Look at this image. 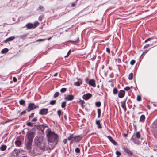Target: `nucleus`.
<instances>
[{
  "label": "nucleus",
  "mask_w": 157,
  "mask_h": 157,
  "mask_svg": "<svg viewBox=\"0 0 157 157\" xmlns=\"http://www.w3.org/2000/svg\"><path fill=\"white\" fill-rule=\"evenodd\" d=\"M36 144L40 149L41 151H38L37 149L35 148L33 152L36 155H39L41 154V151H44L46 148V144L44 142L43 137L42 136H38L34 139Z\"/></svg>",
  "instance_id": "1"
},
{
  "label": "nucleus",
  "mask_w": 157,
  "mask_h": 157,
  "mask_svg": "<svg viewBox=\"0 0 157 157\" xmlns=\"http://www.w3.org/2000/svg\"><path fill=\"white\" fill-rule=\"evenodd\" d=\"M47 136L48 138L49 142L51 143H54L56 144L58 142V136L57 134L52 132L49 129H48L46 131Z\"/></svg>",
  "instance_id": "2"
},
{
  "label": "nucleus",
  "mask_w": 157,
  "mask_h": 157,
  "mask_svg": "<svg viewBox=\"0 0 157 157\" xmlns=\"http://www.w3.org/2000/svg\"><path fill=\"white\" fill-rule=\"evenodd\" d=\"M82 137L80 136H77L75 137H73V135H71L68 137L67 139L69 140H71V143L79 142L82 139Z\"/></svg>",
  "instance_id": "3"
},
{
  "label": "nucleus",
  "mask_w": 157,
  "mask_h": 157,
  "mask_svg": "<svg viewBox=\"0 0 157 157\" xmlns=\"http://www.w3.org/2000/svg\"><path fill=\"white\" fill-rule=\"evenodd\" d=\"M35 133L33 132L29 131L27 133V136L29 140L32 141L34 137Z\"/></svg>",
  "instance_id": "4"
},
{
  "label": "nucleus",
  "mask_w": 157,
  "mask_h": 157,
  "mask_svg": "<svg viewBox=\"0 0 157 157\" xmlns=\"http://www.w3.org/2000/svg\"><path fill=\"white\" fill-rule=\"evenodd\" d=\"M36 108V107L33 103H30L29 104L28 109L27 110L28 112H29L31 110L35 109Z\"/></svg>",
  "instance_id": "5"
},
{
  "label": "nucleus",
  "mask_w": 157,
  "mask_h": 157,
  "mask_svg": "<svg viewBox=\"0 0 157 157\" xmlns=\"http://www.w3.org/2000/svg\"><path fill=\"white\" fill-rule=\"evenodd\" d=\"M48 113V109H43L39 112V113L42 115L47 114Z\"/></svg>",
  "instance_id": "6"
},
{
  "label": "nucleus",
  "mask_w": 157,
  "mask_h": 157,
  "mask_svg": "<svg viewBox=\"0 0 157 157\" xmlns=\"http://www.w3.org/2000/svg\"><path fill=\"white\" fill-rule=\"evenodd\" d=\"M87 82L90 85L93 87H95L96 86L95 81L94 79H91Z\"/></svg>",
  "instance_id": "7"
},
{
  "label": "nucleus",
  "mask_w": 157,
  "mask_h": 157,
  "mask_svg": "<svg viewBox=\"0 0 157 157\" xmlns=\"http://www.w3.org/2000/svg\"><path fill=\"white\" fill-rule=\"evenodd\" d=\"M92 96V95L90 93H87L86 94H84L82 96L83 99L85 100H87L89 99Z\"/></svg>",
  "instance_id": "8"
},
{
  "label": "nucleus",
  "mask_w": 157,
  "mask_h": 157,
  "mask_svg": "<svg viewBox=\"0 0 157 157\" xmlns=\"http://www.w3.org/2000/svg\"><path fill=\"white\" fill-rule=\"evenodd\" d=\"M74 98V96L72 95H67L65 98V99L69 101L72 100Z\"/></svg>",
  "instance_id": "9"
},
{
  "label": "nucleus",
  "mask_w": 157,
  "mask_h": 157,
  "mask_svg": "<svg viewBox=\"0 0 157 157\" xmlns=\"http://www.w3.org/2000/svg\"><path fill=\"white\" fill-rule=\"evenodd\" d=\"M125 95V92L123 90H121L118 94V97L121 98H122Z\"/></svg>",
  "instance_id": "10"
},
{
  "label": "nucleus",
  "mask_w": 157,
  "mask_h": 157,
  "mask_svg": "<svg viewBox=\"0 0 157 157\" xmlns=\"http://www.w3.org/2000/svg\"><path fill=\"white\" fill-rule=\"evenodd\" d=\"M26 27L28 29H30L32 28H34L36 27V26H34L31 23H28L26 25Z\"/></svg>",
  "instance_id": "11"
},
{
  "label": "nucleus",
  "mask_w": 157,
  "mask_h": 157,
  "mask_svg": "<svg viewBox=\"0 0 157 157\" xmlns=\"http://www.w3.org/2000/svg\"><path fill=\"white\" fill-rule=\"evenodd\" d=\"M107 137L109 140L114 145H116V142L114 140L113 138L110 136H107Z\"/></svg>",
  "instance_id": "12"
},
{
  "label": "nucleus",
  "mask_w": 157,
  "mask_h": 157,
  "mask_svg": "<svg viewBox=\"0 0 157 157\" xmlns=\"http://www.w3.org/2000/svg\"><path fill=\"white\" fill-rule=\"evenodd\" d=\"M124 152L127 153L128 155H132V152L129 149L127 148H124Z\"/></svg>",
  "instance_id": "13"
},
{
  "label": "nucleus",
  "mask_w": 157,
  "mask_h": 157,
  "mask_svg": "<svg viewBox=\"0 0 157 157\" xmlns=\"http://www.w3.org/2000/svg\"><path fill=\"white\" fill-rule=\"evenodd\" d=\"M32 141H29L28 142L26 146V147L27 149H29L31 148L32 145Z\"/></svg>",
  "instance_id": "14"
},
{
  "label": "nucleus",
  "mask_w": 157,
  "mask_h": 157,
  "mask_svg": "<svg viewBox=\"0 0 157 157\" xmlns=\"http://www.w3.org/2000/svg\"><path fill=\"white\" fill-rule=\"evenodd\" d=\"M14 39V37L13 36H12L6 39L5 41L4 42L5 43H6L9 41H10L13 40Z\"/></svg>",
  "instance_id": "15"
},
{
  "label": "nucleus",
  "mask_w": 157,
  "mask_h": 157,
  "mask_svg": "<svg viewBox=\"0 0 157 157\" xmlns=\"http://www.w3.org/2000/svg\"><path fill=\"white\" fill-rule=\"evenodd\" d=\"M121 107L123 109L124 111H125L126 110V107L125 102H121Z\"/></svg>",
  "instance_id": "16"
},
{
  "label": "nucleus",
  "mask_w": 157,
  "mask_h": 157,
  "mask_svg": "<svg viewBox=\"0 0 157 157\" xmlns=\"http://www.w3.org/2000/svg\"><path fill=\"white\" fill-rule=\"evenodd\" d=\"M82 80L80 81L79 82L78 81H77V82H75V83H74V85L76 86H79L80 84H82Z\"/></svg>",
  "instance_id": "17"
},
{
  "label": "nucleus",
  "mask_w": 157,
  "mask_h": 157,
  "mask_svg": "<svg viewBox=\"0 0 157 157\" xmlns=\"http://www.w3.org/2000/svg\"><path fill=\"white\" fill-rule=\"evenodd\" d=\"M7 147L4 145H2L0 147V149L2 151H5L6 148Z\"/></svg>",
  "instance_id": "18"
},
{
  "label": "nucleus",
  "mask_w": 157,
  "mask_h": 157,
  "mask_svg": "<svg viewBox=\"0 0 157 157\" xmlns=\"http://www.w3.org/2000/svg\"><path fill=\"white\" fill-rule=\"evenodd\" d=\"M145 119V117L144 115H142L140 117V121L144 122Z\"/></svg>",
  "instance_id": "19"
},
{
  "label": "nucleus",
  "mask_w": 157,
  "mask_h": 157,
  "mask_svg": "<svg viewBox=\"0 0 157 157\" xmlns=\"http://www.w3.org/2000/svg\"><path fill=\"white\" fill-rule=\"evenodd\" d=\"M69 41L72 44H74V43H78L79 42V37H77V40L75 41L70 40Z\"/></svg>",
  "instance_id": "20"
},
{
  "label": "nucleus",
  "mask_w": 157,
  "mask_h": 157,
  "mask_svg": "<svg viewBox=\"0 0 157 157\" xmlns=\"http://www.w3.org/2000/svg\"><path fill=\"white\" fill-rule=\"evenodd\" d=\"M96 124L98 125V128H101V126L100 123V121L98 120L96 121Z\"/></svg>",
  "instance_id": "21"
},
{
  "label": "nucleus",
  "mask_w": 157,
  "mask_h": 157,
  "mask_svg": "<svg viewBox=\"0 0 157 157\" xmlns=\"http://www.w3.org/2000/svg\"><path fill=\"white\" fill-rule=\"evenodd\" d=\"M8 51V50L7 48H5L2 49L1 51V52L2 53H6Z\"/></svg>",
  "instance_id": "22"
},
{
  "label": "nucleus",
  "mask_w": 157,
  "mask_h": 157,
  "mask_svg": "<svg viewBox=\"0 0 157 157\" xmlns=\"http://www.w3.org/2000/svg\"><path fill=\"white\" fill-rule=\"evenodd\" d=\"M79 103L81 105V106L83 108V105L85 103V102L84 101L80 100L79 101Z\"/></svg>",
  "instance_id": "23"
},
{
  "label": "nucleus",
  "mask_w": 157,
  "mask_h": 157,
  "mask_svg": "<svg viewBox=\"0 0 157 157\" xmlns=\"http://www.w3.org/2000/svg\"><path fill=\"white\" fill-rule=\"evenodd\" d=\"M136 136L137 138H139L140 137V134L139 132H136Z\"/></svg>",
  "instance_id": "24"
},
{
  "label": "nucleus",
  "mask_w": 157,
  "mask_h": 157,
  "mask_svg": "<svg viewBox=\"0 0 157 157\" xmlns=\"http://www.w3.org/2000/svg\"><path fill=\"white\" fill-rule=\"evenodd\" d=\"M133 74L132 73H130L129 75L128 79L131 80L133 78Z\"/></svg>",
  "instance_id": "25"
},
{
  "label": "nucleus",
  "mask_w": 157,
  "mask_h": 157,
  "mask_svg": "<svg viewBox=\"0 0 157 157\" xmlns=\"http://www.w3.org/2000/svg\"><path fill=\"white\" fill-rule=\"evenodd\" d=\"M27 34H24L23 35H21L19 36L20 38H24L27 36Z\"/></svg>",
  "instance_id": "26"
},
{
  "label": "nucleus",
  "mask_w": 157,
  "mask_h": 157,
  "mask_svg": "<svg viewBox=\"0 0 157 157\" xmlns=\"http://www.w3.org/2000/svg\"><path fill=\"white\" fill-rule=\"evenodd\" d=\"M20 104L21 105H23L25 104V101L23 100H21L19 101Z\"/></svg>",
  "instance_id": "27"
},
{
  "label": "nucleus",
  "mask_w": 157,
  "mask_h": 157,
  "mask_svg": "<svg viewBox=\"0 0 157 157\" xmlns=\"http://www.w3.org/2000/svg\"><path fill=\"white\" fill-rule=\"evenodd\" d=\"M95 105L97 107H100L101 105V103L100 102H97L95 103Z\"/></svg>",
  "instance_id": "28"
},
{
  "label": "nucleus",
  "mask_w": 157,
  "mask_h": 157,
  "mask_svg": "<svg viewBox=\"0 0 157 157\" xmlns=\"http://www.w3.org/2000/svg\"><path fill=\"white\" fill-rule=\"evenodd\" d=\"M15 143L18 146H20L21 144V142L19 140L16 141Z\"/></svg>",
  "instance_id": "29"
},
{
  "label": "nucleus",
  "mask_w": 157,
  "mask_h": 157,
  "mask_svg": "<svg viewBox=\"0 0 157 157\" xmlns=\"http://www.w3.org/2000/svg\"><path fill=\"white\" fill-rule=\"evenodd\" d=\"M117 92V90L116 88H114L113 90V93L114 94H116Z\"/></svg>",
  "instance_id": "30"
},
{
  "label": "nucleus",
  "mask_w": 157,
  "mask_h": 157,
  "mask_svg": "<svg viewBox=\"0 0 157 157\" xmlns=\"http://www.w3.org/2000/svg\"><path fill=\"white\" fill-rule=\"evenodd\" d=\"M56 101L55 100H52L50 101V104L52 105H53L55 104Z\"/></svg>",
  "instance_id": "31"
},
{
  "label": "nucleus",
  "mask_w": 157,
  "mask_h": 157,
  "mask_svg": "<svg viewBox=\"0 0 157 157\" xmlns=\"http://www.w3.org/2000/svg\"><path fill=\"white\" fill-rule=\"evenodd\" d=\"M66 90V89L65 88H62L60 90V91L62 93H64Z\"/></svg>",
  "instance_id": "32"
},
{
  "label": "nucleus",
  "mask_w": 157,
  "mask_h": 157,
  "mask_svg": "<svg viewBox=\"0 0 157 157\" xmlns=\"http://www.w3.org/2000/svg\"><path fill=\"white\" fill-rule=\"evenodd\" d=\"M59 94V93L58 92H56L54 95V98H56L58 97Z\"/></svg>",
  "instance_id": "33"
},
{
  "label": "nucleus",
  "mask_w": 157,
  "mask_h": 157,
  "mask_svg": "<svg viewBox=\"0 0 157 157\" xmlns=\"http://www.w3.org/2000/svg\"><path fill=\"white\" fill-rule=\"evenodd\" d=\"M66 102H63L62 103L61 106L62 108H64L66 106Z\"/></svg>",
  "instance_id": "34"
},
{
  "label": "nucleus",
  "mask_w": 157,
  "mask_h": 157,
  "mask_svg": "<svg viewBox=\"0 0 157 157\" xmlns=\"http://www.w3.org/2000/svg\"><path fill=\"white\" fill-rule=\"evenodd\" d=\"M75 151L76 153H79L80 151V150L79 148H77L75 149Z\"/></svg>",
  "instance_id": "35"
},
{
  "label": "nucleus",
  "mask_w": 157,
  "mask_h": 157,
  "mask_svg": "<svg viewBox=\"0 0 157 157\" xmlns=\"http://www.w3.org/2000/svg\"><path fill=\"white\" fill-rule=\"evenodd\" d=\"M141 99V97L139 95H138L137 97V100L138 101H140Z\"/></svg>",
  "instance_id": "36"
},
{
  "label": "nucleus",
  "mask_w": 157,
  "mask_h": 157,
  "mask_svg": "<svg viewBox=\"0 0 157 157\" xmlns=\"http://www.w3.org/2000/svg\"><path fill=\"white\" fill-rule=\"evenodd\" d=\"M46 39H38L36 40V42H40L42 41H44L46 40Z\"/></svg>",
  "instance_id": "37"
},
{
  "label": "nucleus",
  "mask_w": 157,
  "mask_h": 157,
  "mask_svg": "<svg viewBox=\"0 0 157 157\" xmlns=\"http://www.w3.org/2000/svg\"><path fill=\"white\" fill-rule=\"evenodd\" d=\"M135 60H132L131 62H130V64L132 65H133L134 63H135Z\"/></svg>",
  "instance_id": "38"
},
{
  "label": "nucleus",
  "mask_w": 157,
  "mask_h": 157,
  "mask_svg": "<svg viewBox=\"0 0 157 157\" xmlns=\"http://www.w3.org/2000/svg\"><path fill=\"white\" fill-rule=\"evenodd\" d=\"M116 154L118 156H119L121 155V153L119 151H117L116 152Z\"/></svg>",
  "instance_id": "39"
},
{
  "label": "nucleus",
  "mask_w": 157,
  "mask_h": 157,
  "mask_svg": "<svg viewBox=\"0 0 157 157\" xmlns=\"http://www.w3.org/2000/svg\"><path fill=\"white\" fill-rule=\"evenodd\" d=\"M61 110H58L57 111V113L59 116V117L61 114Z\"/></svg>",
  "instance_id": "40"
},
{
  "label": "nucleus",
  "mask_w": 157,
  "mask_h": 157,
  "mask_svg": "<svg viewBox=\"0 0 157 157\" xmlns=\"http://www.w3.org/2000/svg\"><path fill=\"white\" fill-rule=\"evenodd\" d=\"M154 124L155 125V127L157 128V120L154 122Z\"/></svg>",
  "instance_id": "41"
},
{
  "label": "nucleus",
  "mask_w": 157,
  "mask_h": 157,
  "mask_svg": "<svg viewBox=\"0 0 157 157\" xmlns=\"http://www.w3.org/2000/svg\"><path fill=\"white\" fill-rule=\"evenodd\" d=\"M27 125L28 126H32L33 125L30 122H28L27 123Z\"/></svg>",
  "instance_id": "42"
},
{
  "label": "nucleus",
  "mask_w": 157,
  "mask_h": 157,
  "mask_svg": "<svg viewBox=\"0 0 157 157\" xmlns=\"http://www.w3.org/2000/svg\"><path fill=\"white\" fill-rule=\"evenodd\" d=\"M98 113V114H101V109H97Z\"/></svg>",
  "instance_id": "43"
},
{
  "label": "nucleus",
  "mask_w": 157,
  "mask_h": 157,
  "mask_svg": "<svg viewBox=\"0 0 157 157\" xmlns=\"http://www.w3.org/2000/svg\"><path fill=\"white\" fill-rule=\"evenodd\" d=\"M70 52H71V50H69V51L67 53V55L66 56H65V57H68V56L69 55Z\"/></svg>",
  "instance_id": "44"
},
{
  "label": "nucleus",
  "mask_w": 157,
  "mask_h": 157,
  "mask_svg": "<svg viewBox=\"0 0 157 157\" xmlns=\"http://www.w3.org/2000/svg\"><path fill=\"white\" fill-rule=\"evenodd\" d=\"M149 46V45L148 44H146L145 46L144 47V48L145 49L148 47Z\"/></svg>",
  "instance_id": "45"
},
{
  "label": "nucleus",
  "mask_w": 157,
  "mask_h": 157,
  "mask_svg": "<svg viewBox=\"0 0 157 157\" xmlns=\"http://www.w3.org/2000/svg\"><path fill=\"white\" fill-rule=\"evenodd\" d=\"M36 120H37L36 118L35 117V118H34L32 120V121L33 122H35L36 121Z\"/></svg>",
  "instance_id": "46"
},
{
  "label": "nucleus",
  "mask_w": 157,
  "mask_h": 157,
  "mask_svg": "<svg viewBox=\"0 0 157 157\" xmlns=\"http://www.w3.org/2000/svg\"><path fill=\"white\" fill-rule=\"evenodd\" d=\"M39 9L40 10H41V11H43L44 10V7L42 6H40L39 7Z\"/></svg>",
  "instance_id": "47"
},
{
  "label": "nucleus",
  "mask_w": 157,
  "mask_h": 157,
  "mask_svg": "<svg viewBox=\"0 0 157 157\" xmlns=\"http://www.w3.org/2000/svg\"><path fill=\"white\" fill-rule=\"evenodd\" d=\"M130 88L128 87H126L124 88V89L125 90H128L130 89Z\"/></svg>",
  "instance_id": "48"
},
{
  "label": "nucleus",
  "mask_w": 157,
  "mask_h": 157,
  "mask_svg": "<svg viewBox=\"0 0 157 157\" xmlns=\"http://www.w3.org/2000/svg\"><path fill=\"white\" fill-rule=\"evenodd\" d=\"M13 80L14 82H16L17 81V78L15 77H13Z\"/></svg>",
  "instance_id": "49"
},
{
  "label": "nucleus",
  "mask_w": 157,
  "mask_h": 157,
  "mask_svg": "<svg viewBox=\"0 0 157 157\" xmlns=\"http://www.w3.org/2000/svg\"><path fill=\"white\" fill-rule=\"evenodd\" d=\"M34 113H32L29 116V118H32V117H33L34 116Z\"/></svg>",
  "instance_id": "50"
},
{
  "label": "nucleus",
  "mask_w": 157,
  "mask_h": 157,
  "mask_svg": "<svg viewBox=\"0 0 157 157\" xmlns=\"http://www.w3.org/2000/svg\"><path fill=\"white\" fill-rule=\"evenodd\" d=\"M116 62L120 63L121 62V60L120 59H118L116 60Z\"/></svg>",
  "instance_id": "51"
},
{
  "label": "nucleus",
  "mask_w": 157,
  "mask_h": 157,
  "mask_svg": "<svg viewBox=\"0 0 157 157\" xmlns=\"http://www.w3.org/2000/svg\"><path fill=\"white\" fill-rule=\"evenodd\" d=\"M38 25H39V23L38 22H35L34 23V24L33 25H34V26L35 25V26H36H36Z\"/></svg>",
  "instance_id": "52"
},
{
  "label": "nucleus",
  "mask_w": 157,
  "mask_h": 157,
  "mask_svg": "<svg viewBox=\"0 0 157 157\" xmlns=\"http://www.w3.org/2000/svg\"><path fill=\"white\" fill-rule=\"evenodd\" d=\"M63 142L64 144H66L67 143V139H64L63 140Z\"/></svg>",
  "instance_id": "53"
},
{
  "label": "nucleus",
  "mask_w": 157,
  "mask_h": 157,
  "mask_svg": "<svg viewBox=\"0 0 157 157\" xmlns=\"http://www.w3.org/2000/svg\"><path fill=\"white\" fill-rule=\"evenodd\" d=\"M110 49L109 48H106V51L109 53H110Z\"/></svg>",
  "instance_id": "54"
},
{
  "label": "nucleus",
  "mask_w": 157,
  "mask_h": 157,
  "mask_svg": "<svg viewBox=\"0 0 157 157\" xmlns=\"http://www.w3.org/2000/svg\"><path fill=\"white\" fill-rule=\"evenodd\" d=\"M44 17V16H40L39 17V20H40V21H41L42 19V18Z\"/></svg>",
  "instance_id": "55"
},
{
  "label": "nucleus",
  "mask_w": 157,
  "mask_h": 157,
  "mask_svg": "<svg viewBox=\"0 0 157 157\" xmlns=\"http://www.w3.org/2000/svg\"><path fill=\"white\" fill-rule=\"evenodd\" d=\"M26 112L25 111H22V112L21 113H20V114L21 115H22L23 114H24Z\"/></svg>",
  "instance_id": "56"
},
{
  "label": "nucleus",
  "mask_w": 157,
  "mask_h": 157,
  "mask_svg": "<svg viewBox=\"0 0 157 157\" xmlns=\"http://www.w3.org/2000/svg\"><path fill=\"white\" fill-rule=\"evenodd\" d=\"M150 38H148L147 39V40H146L145 41V43H146L148 41V40H150Z\"/></svg>",
  "instance_id": "57"
},
{
  "label": "nucleus",
  "mask_w": 157,
  "mask_h": 157,
  "mask_svg": "<svg viewBox=\"0 0 157 157\" xmlns=\"http://www.w3.org/2000/svg\"><path fill=\"white\" fill-rule=\"evenodd\" d=\"M95 58H96V56H94L93 58H92L91 59L92 60H94L95 59Z\"/></svg>",
  "instance_id": "58"
},
{
  "label": "nucleus",
  "mask_w": 157,
  "mask_h": 157,
  "mask_svg": "<svg viewBox=\"0 0 157 157\" xmlns=\"http://www.w3.org/2000/svg\"><path fill=\"white\" fill-rule=\"evenodd\" d=\"M57 74H58V73H56L55 74H54V76H57Z\"/></svg>",
  "instance_id": "59"
},
{
  "label": "nucleus",
  "mask_w": 157,
  "mask_h": 157,
  "mask_svg": "<svg viewBox=\"0 0 157 157\" xmlns=\"http://www.w3.org/2000/svg\"><path fill=\"white\" fill-rule=\"evenodd\" d=\"M75 5V4H74V3H72V4H71V6H72V7H73V6H74Z\"/></svg>",
  "instance_id": "60"
},
{
  "label": "nucleus",
  "mask_w": 157,
  "mask_h": 157,
  "mask_svg": "<svg viewBox=\"0 0 157 157\" xmlns=\"http://www.w3.org/2000/svg\"><path fill=\"white\" fill-rule=\"evenodd\" d=\"M100 114H98V118H99L100 117Z\"/></svg>",
  "instance_id": "61"
},
{
  "label": "nucleus",
  "mask_w": 157,
  "mask_h": 157,
  "mask_svg": "<svg viewBox=\"0 0 157 157\" xmlns=\"http://www.w3.org/2000/svg\"><path fill=\"white\" fill-rule=\"evenodd\" d=\"M145 53V52H143V53L142 54V55H141V56H142V55H143L144 54V53Z\"/></svg>",
  "instance_id": "62"
},
{
  "label": "nucleus",
  "mask_w": 157,
  "mask_h": 157,
  "mask_svg": "<svg viewBox=\"0 0 157 157\" xmlns=\"http://www.w3.org/2000/svg\"><path fill=\"white\" fill-rule=\"evenodd\" d=\"M51 39V37H50L48 39V40H49Z\"/></svg>",
  "instance_id": "63"
},
{
  "label": "nucleus",
  "mask_w": 157,
  "mask_h": 157,
  "mask_svg": "<svg viewBox=\"0 0 157 157\" xmlns=\"http://www.w3.org/2000/svg\"><path fill=\"white\" fill-rule=\"evenodd\" d=\"M127 135L126 134H124V136H127Z\"/></svg>",
  "instance_id": "64"
}]
</instances>
